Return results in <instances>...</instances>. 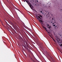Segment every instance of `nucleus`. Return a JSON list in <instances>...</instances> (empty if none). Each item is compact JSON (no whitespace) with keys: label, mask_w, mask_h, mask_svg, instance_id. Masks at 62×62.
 Instances as JSON below:
<instances>
[{"label":"nucleus","mask_w":62,"mask_h":62,"mask_svg":"<svg viewBox=\"0 0 62 62\" xmlns=\"http://www.w3.org/2000/svg\"><path fill=\"white\" fill-rule=\"evenodd\" d=\"M55 39L57 41V42L59 44V45L61 46H62V40H59V38L57 37V36L56 35H55Z\"/></svg>","instance_id":"f257e3e1"},{"label":"nucleus","mask_w":62,"mask_h":62,"mask_svg":"<svg viewBox=\"0 0 62 62\" xmlns=\"http://www.w3.org/2000/svg\"><path fill=\"white\" fill-rule=\"evenodd\" d=\"M51 23H52V24L53 25V26H54V28L55 29H57L58 28V26H57L56 25V23L55 22H51Z\"/></svg>","instance_id":"f03ea898"},{"label":"nucleus","mask_w":62,"mask_h":62,"mask_svg":"<svg viewBox=\"0 0 62 62\" xmlns=\"http://www.w3.org/2000/svg\"><path fill=\"white\" fill-rule=\"evenodd\" d=\"M41 24L42 26H45V25H48V24L46 22L44 23H42Z\"/></svg>","instance_id":"7ed1b4c3"},{"label":"nucleus","mask_w":62,"mask_h":62,"mask_svg":"<svg viewBox=\"0 0 62 62\" xmlns=\"http://www.w3.org/2000/svg\"><path fill=\"white\" fill-rule=\"evenodd\" d=\"M45 15H46L47 17H49L50 15H49V12H47L46 13H45Z\"/></svg>","instance_id":"20e7f679"},{"label":"nucleus","mask_w":62,"mask_h":62,"mask_svg":"<svg viewBox=\"0 0 62 62\" xmlns=\"http://www.w3.org/2000/svg\"><path fill=\"white\" fill-rule=\"evenodd\" d=\"M47 25L48 26V28L50 29V30H51V29H52V27H51V26H50L49 25Z\"/></svg>","instance_id":"39448f33"},{"label":"nucleus","mask_w":62,"mask_h":62,"mask_svg":"<svg viewBox=\"0 0 62 62\" xmlns=\"http://www.w3.org/2000/svg\"><path fill=\"white\" fill-rule=\"evenodd\" d=\"M43 27V28L45 29V30H46V31H47V32H48V31L47 30V29H46V28H45V27H44V26H42Z\"/></svg>","instance_id":"423d86ee"},{"label":"nucleus","mask_w":62,"mask_h":62,"mask_svg":"<svg viewBox=\"0 0 62 62\" xmlns=\"http://www.w3.org/2000/svg\"><path fill=\"white\" fill-rule=\"evenodd\" d=\"M36 18H37V20H39V21H41V20H40V19L39 18H38V16L36 17Z\"/></svg>","instance_id":"0eeeda50"},{"label":"nucleus","mask_w":62,"mask_h":62,"mask_svg":"<svg viewBox=\"0 0 62 62\" xmlns=\"http://www.w3.org/2000/svg\"><path fill=\"white\" fill-rule=\"evenodd\" d=\"M0 22L1 23L2 25L3 26H4V24H3V23H2V21H1V20H0Z\"/></svg>","instance_id":"6e6552de"},{"label":"nucleus","mask_w":62,"mask_h":62,"mask_svg":"<svg viewBox=\"0 0 62 62\" xmlns=\"http://www.w3.org/2000/svg\"><path fill=\"white\" fill-rule=\"evenodd\" d=\"M26 42V44L27 45V47H28V43H27V42Z\"/></svg>","instance_id":"1a4fd4ad"},{"label":"nucleus","mask_w":62,"mask_h":62,"mask_svg":"<svg viewBox=\"0 0 62 62\" xmlns=\"http://www.w3.org/2000/svg\"><path fill=\"white\" fill-rule=\"evenodd\" d=\"M38 17L39 18V19H40L41 20H42V18H41L39 16H38Z\"/></svg>","instance_id":"9d476101"},{"label":"nucleus","mask_w":62,"mask_h":62,"mask_svg":"<svg viewBox=\"0 0 62 62\" xmlns=\"http://www.w3.org/2000/svg\"><path fill=\"white\" fill-rule=\"evenodd\" d=\"M25 1H26V2L27 3H28V5H29V3H28V1H28V0H25Z\"/></svg>","instance_id":"9b49d317"},{"label":"nucleus","mask_w":62,"mask_h":62,"mask_svg":"<svg viewBox=\"0 0 62 62\" xmlns=\"http://www.w3.org/2000/svg\"><path fill=\"white\" fill-rule=\"evenodd\" d=\"M42 11L43 12H46V11L45 10H43Z\"/></svg>","instance_id":"f8f14e48"},{"label":"nucleus","mask_w":62,"mask_h":62,"mask_svg":"<svg viewBox=\"0 0 62 62\" xmlns=\"http://www.w3.org/2000/svg\"><path fill=\"white\" fill-rule=\"evenodd\" d=\"M29 6L30 7V8L31 7H32V4H30L29 5Z\"/></svg>","instance_id":"ddd939ff"},{"label":"nucleus","mask_w":62,"mask_h":62,"mask_svg":"<svg viewBox=\"0 0 62 62\" xmlns=\"http://www.w3.org/2000/svg\"><path fill=\"white\" fill-rule=\"evenodd\" d=\"M59 36L60 37H61L62 36V35H61L60 34H59Z\"/></svg>","instance_id":"4468645a"},{"label":"nucleus","mask_w":62,"mask_h":62,"mask_svg":"<svg viewBox=\"0 0 62 62\" xmlns=\"http://www.w3.org/2000/svg\"><path fill=\"white\" fill-rule=\"evenodd\" d=\"M40 16L42 19V16L41 15H40Z\"/></svg>","instance_id":"2eb2a0df"},{"label":"nucleus","mask_w":62,"mask_h":62,"mask_svg":"<svg viewBox=\"0 0 62 62\" xmlns=\"http://www.w3.org/2000/svg\"><path fill=\"white\" fill-rule=\"evenodd\" d=\"M42 15H44V14L43 12L42 13Z\"/></svg>","instance_id":"dca6fc26"},{"label":"nucleus","mask_w":62,"mask_h":62,"mask_svg":"<svg viewBox=\"0 0 62 62\" xmlns=\"http://www.w3.org/2000/svg\"><path fill=\"white\" fill-rule=\"evenodd\" d=\"M49 36H50V37H51V38H52L53 39H53V37H52L51 36V35H49Z\"/></svg>","instance_id":"f3484780"},{"label":"nucleus","mask_w":62,"mask_h":62,"mask_svg":"<svg viewBox=\"0 0 62 62\" xmlns=\"http://www.w3.org/2000/svg\"><path fill=\"white\" fill-rule=\"evenodd\" d=\"M8 30L10 32V31H11L10 30V29H8Z\"/></svg>","instance_id":"a211bd4d"},{"label":"nucleus","mask_w":62,"mask_h":62,"mask_svg":"<svg viewBox=\"0 0 62 62\" xmlns=\"http://www.w3.org/2000/svg\"><path fill=\"white\" fill-rule=\"evenodd\" d=\"M8 30L10 32V31H11L10 30V29H8Z\"/></svg>","instance_id":"6ab92c4d"},{"label":"nucleus","mask_w":62,"mask_h":62,"mask_svg":"<svg viewBox=\"0 0 62 62\" xmlns=\"http://www.w3.org/2000/svg\"><path fill=\"white\" fill-rule=\"evenodd\" d=\"M36 1L37 2H38V0H36Z\"/></svg>","instance_id":"aec40b11"},{"label":"nucleus","mask_w":62,"mask_h":62,"mask_svg":"<svg viewBox=\"0 0 62 62\" xmlns=\"http://www.w3.org/2000/svg\"><path fill=\"white\" fill-rule=\"evenodd\" d=\"M30 8H31V9H33V8H32V7H30Z\"/></svg>","instance_id":"412c9836"},{"label":"nucleus","mask_w":62,"mask_h":62,"mask_svg":"<svg viewBox=\"0 0 62 62\" xmlns=\"http://www.w3.org/2000/svg\"><path fill=\"white\" fill-rule=\"evenodd\" d=\"M23 1L24 2H25V0H24Z\"/></svg>","instance_id":"4be33fe9"},{"label":"nucleus","mask_w":62,"mask_h":62,"mask_svg":"<svg viewBox=\"0 0 62 62\" xmlns=\"http://www.w3.org/2000/svg\"><path fill=\"white\" fill-rule=\"evenodd\" d=\"M37 41H39V40H38V39H37Z\"/></svg>","instance_id":"5701e85b"},{"label":"nucleus","mask_w":62,"mask_h":62,"mask_svg":"<svg viewBox=\"0 0 62 62\" xmlns=\"http://www.w3.org/2000/svg\"><path fill=\"white\" fill-rule=\"evenodd\" d=\"M58 50H59V51L60 52V49H59Z\"/></svg>","instance_id":"b1692460"},{"label":"nucleus","mask_w":62,"mask_h":62,"mask_svg":"<svg viewBox=\"0 0 62 62\" xmlns=\"http://www.w3.org/2000/svg\"><path fill=\"white\" fill-rule=\"evenodd\" d=\"M8 25L9 26H10V25Z\"/></svg>","instance_id":"393cba45"},{"label":"nucleus","mask_w":62,"mask_h":62,"mask_svg":"<svg viewBox=\"0 0 62 62\" xmlns=\"http://www.w3.org/2000/svg\"><path fill=\"white\" fill-rule=\"evenodd\" d=\"M42 11H41V12H40V13H42Z\"/></svg>","instance_id":"a878e982"},{"label":"nucleus","mask_w":62,"mask_h":62,"mask_svg":"<svg viewBox=\"0 0 62 62\" xmlns=\"http://www.w3.org/2000/svg\"><path fill=\"white\" fill-rule=\"evenodd\" d=\"M47 33H48V34H49V32H48Z\"/></svg>","instance_id":"bb28decb"},{"label":"nucleus","mask_w":62,"mask_h":62,"mask_svg":"<svg viewBox=\"0 0 62 62\" xmlns=\"http://www.w3.org/2000/svg\"><path fill=\"white\" fill-rule=\"evenodd\" d=\"M8 2V0H6Z\"/></svg>","instance_id":"cd10ccee"},{"label":"nucleus","mask_w":62,"mask_h":62,"mask_svg":"<svg viewBox=\"0 0 62 62\" xmlns=\"http://www.w3.org/2000/svg\"><path fill=\"white\" fill-rule=\"evenodd\" d=\"M41 23H42V22L41 21Z\"/></svg>","instance_id":"c85d7f7f"},{"label":"nucleus","mask_w":62,"mask_h":62,"mask_svg":"<svg viewBox=\"0 0 62 62\" xmlns=\"http://www.w3.org/2000/svg\"><path fill=\"white\" fill-rule=\"evenodd\" d=\"M34 10V11H35V10Z\"/></svg>","instance_id":"c756f323"},{"label":"nucleus","mask_w":62,"mask_h":62,"mask_svg":"<svg viewBox=\"0 0 62 62\" xmlns=\"http://www.w3.org/2000/svg\"><path fill=\"white\" fill-rule=\"evenodd\" d=\"M34 61V62H35V61Z\"/></svg>","instance_id":"7c9ffc66"},{"label":"nucleus","mask_w":62,"mask_h":62,"mask_svg":"<svg viewBox=\"0 0 62 62\" xmlns=\"http://www.w3.org/2000/svg\"><path fill=\"white\" fill-rule=\"evenodd\" d=\"M5 22H6V21L5 20Z\"/></svg>","instance_id":"2f4dec72"},{"label":"nucleus","mask_w":62,"mask_h":62,"mask_svg":"<svg viewBox=\"0 0 62 62\" xmlns=\"http://www.w3.org/2000/svg\"><path fill=\"white\" fill-rule=\"evenodd\" d=\"M61 10H62V9H61Z\"/></svg>","instance_id":"473e14b6"},{"label":"nucleus","mask_w":62,"mask_h":62,"mask_svg":"<svg viewBox=\"0 0 62 62\" xmlns=\"http://www.w3.org/2000/svg\"><path fill=\"white\" fill-rule=\"evenodd\" d=\"M47 27H48V26H47Z\"/></svg>","instance_id":"72a5a7b5"}]
</instances>
